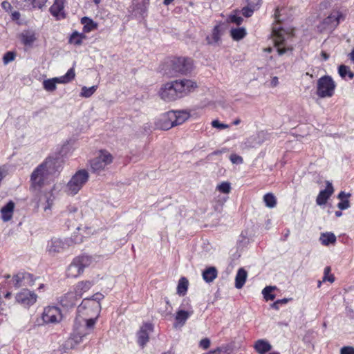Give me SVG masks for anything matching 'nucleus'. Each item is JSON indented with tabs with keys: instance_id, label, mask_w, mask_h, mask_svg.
Returning <instances> with one entry per match:
<instances>
[{
	"instance_id": "obj_26",
	"label": "nucleus",
	"mask_w": 354,
	"mask_h": 354,
	"mask_svg": "<svg viewBox=\"0 0 354 354\" xmlns=\"http://www.w3.org/2000/svg\"><path fill=\"white\" fill-rule=\"evenodd\" d=\"M15 203L12 201H10L1 208V218L3 221H8L12 218Z\"/></svg>"
},
{
	"instance_id": "obj_53",
	"label": "nucleus",
	"mask_w": 354,
	"mask_h": 354,
	"mask_svg": "<svg viewBox=\"0 0 354 354\" xmlns=\"http://www.w3.org/2000/svg\"><path fill=\"white\" fill-rule=\"evenodd\" d=\"M340 354H354V348L352 346H344L341 348Z\"/></svg>"
},
{
	"instance_id": "obj_27",
	"label": "nucleus",
	"mask_w": 354,
	"mask_h": 354,
	"mask_svg": "<svg viewBox=\"0 0 354 354\" xmlns=\"http://www.w3.org/2000/svg\"><path fill=\"white\" fill-rule=\"evenodd\" d=\"M80 22L83 25V33L84 35L96 30L98 27V24L88 17H83Z\"/></svg>"
},
{
	"instance_id": "obj_58",
	"label": "nucleus",
	"mask_w": 354,
	"mask_h": 354,
	"mask_svg": "<svg viewBox=\"0 0 354 354\" xmlns=\"http://www.w3.org/2000/svg\"><path fill=\"white\" fill-rule=\"evenodd\" d=\"M350 196H351V194H349V193L346 194L344 192L342 191L339 193L337 198L339 199H340L341 201H342V200H344V198L350 197Z\"/></svg>"
},
{
	"instance_id": "obj_38",
	"label": "nucleus",
	"mask_w": 354,
	"mask_h": 354,
	"mask_svg": "<svg viewBox=\"0 0 354 354\" xmlns=\"http://www.w3.org/2000/svg\"><path fill=\"white\" fill-rule=\"evenodd\" d=\"M12 281L15 288H19L21 286H25L24 277L22 275L21 272H19L17 274H15L12 277Z\"/></svg>"
},
{
	"instance_id": "obj_9",
	"label": "nucleus",
	"mask_w": 354,
	"mask_h": 354,
	"mask_svg": "<svg viewBox=\"0 0 354 354\" xmlns=\"http://www.w3.org/2000/svg\"><path fill=\"white\" fill-rule=\"evenodd\" d=\"M112 162V155L107 151L101 150L100 154L90 162L91 170L94 173H99Z\"/></svg>"
},
{
	"instance_id": "obj_31",
	"label": "nucleus",
	"mask_w": 354,
	"mask_h": 354,
	"mask_svg": "<svg viewBox=\"0 0 354 354\" xmlns=\"http://www.w3.org/2000/svg\"><path fill=\"white\" fill-rule=\"evenodd\" d=\"M86 39V36L83 33H80L75 30L70 35L68 43L75 46H80L83 43V40Z\"/></svg>"
},
{
	"instance_id": "obj_60",
	"label": "nucleus",
	"mask_w": 354,
	"mask_h": 354,
	"mask_svg": "<svg viewBox=\"0 0 354 354\" xmlns=\"http://www.w3.org/2000/svg\"><path fill=\"white\" fill-rule=\"evenodd\" d=\"M1 6L5 10H8V8H10L11 7L10 3L6 1H4L1 3Z\"/></svg>"
},
{
	"instance_id": "obj_40",
	"label": "nucleus",
	"mask_w": 354,
	"mask_h": 354,
	"mask_svg": "<svg viewBox=\"0 0 354 354\" xmlns=\"http://www.w3.org/2000/svg\"><path fill=\"white\" fill-rule=\"evenodd\" d=\"M330 271H331V269H330V267H329V266H326L324 268V276L322 277L323 282H326V281H329L330 283L334 282L335 277L333 274H330Z\"/></svg>"
},
{
	"instance_id": "obj_32",
	"label": "nucleus",
	"mask_w": 354,
	"mask_h": 354,
	"mask_svg": "<svg viewBox=\"0 0 354 354\" xmlns=\"http://www.w3.org/2000/svg\"><path fill=\"white\" fill-rule=\"evenodd\" d=\"M336 240V236L333 232H324L319 236V241L326 246L335 243Z\"/></svg>"
},
{
	"instance_id": "obj_50",
	"label": "nucleus",
	"mask_w": 354,
	"mask_h": 354,
	"mask_svg": "<svg viewBox=\"0 0 354 354\" xmlns=\"http://www.w3.org/2000/svg\"><path fill=\"white\" fill-rule=\"evenodd\" d=\"M337 207L341 210L347 209L350 207V203H349L348 200L345 199V200L341 201L339 203H338Z\"/></svg>"
},
{
	"instance_id": "obj_46",
	"label": "nucleus",
	"mask_w": 354,
	"mask_h": 354,
	"mask_svg": "<svg viewBox=\"0 0 354 354\" xmlns=\"http://www.w3.org/2000/svg\"><path fill=\"white\" fill-rule=\"evenodd\" d=\"M15 58V53L12 51H8L3 57V62L5 65L13 61Z\"/></svg>"
},
{
	"instance_id": "obj_21",
	"label": "nucleus",
	"mask_w": 354,
	"mask_h": 354,
	"mask_svg": "<svg viewBox=\"0 0 354 354\" xmlns=\"http://www.w3.org/2000/svg\"><path fill=\"white\" fill-rule=\"evenodd\" d=\"M192 311L189 312L184 310H179L176 312L175 316V322L174 323V327L178 328L185 325L186 321L192 315Z\"/></svg>"
},
{
	"instance_id": "obj_33",
	"label": "nucleus",
	"mask_w": 354,
	"mask_h": 354,
	"mask_svg": "<svg viewBox=\"0 0 354 354\" xmlns=\"http://www.w3.org/2000/svg\"><path fill=\"white\" fill-rule=\"evenodd\" d=\"M246 34V30L243 27L232 28L230 30V36L234 41H239L243 39Z\"/></svg>"
},
{
	"instance_id": "obj_52",
	"label": "nucleus",
	"mask_w": 354,
	"mask_h": 354,
	"mask_svg": "<svg viewBox=\"0 0 354 354\" xmlns=\"http://www.w3.org/2000/svg\"><path fill=\"white\" fill-rule=\"evenodd\" d=\"M241 13L245 17H250L253 15L254 12L250 8L245 6L242 8Z\"/></svg>"
},
{
	"instance_id": "obj_37",
	"label": "nucleus",
	"mask_w": 354,
	"mask_h": 354,
	"mask_svg": "<svg viewBox=\"0 0 354 354\" xmlns=\"http://www.w3.org/2000/svg\"><path fill=\"white\" fill-rule=\"evenodd\" d=\"M275 288V286H266L263 289L262 294L266 301H272L275 299V295L272 293Z\"/></svg>"
},
{
	"instance_id": "obj_43",
	"label": "nucleus",
	"mask_w": 354,
	"mask_h": 354,
	"mask_svg": "<svg viewBox=\"0 0 354 354\" xmlns=\"http://www.w3.org/2000/svg\"><path fill=\"white\" fill-rule=\"evenodd\" d=\"M19 8L23 9H29L33 6V0H17Z\"/></svg>"
},
{
	"instance_id": "obj_59",
	"label": "nucleus",
	"mask_w": 354,
	"mask_h": 354,
	"mask_svg": "<svg viewBox=\"0 0 354 354\" xmlns=\"http://www.w3.org/2000/svg\"><path fill=\"white\" fill-rule=\"evenodd\" d=\"M77 211V208L75 206H70L68 207L69 215L73 216V213Z\"/></svg>"
},
{
	"instance_id": "obj_51",
	"label": "nucleus",
	"mask_w": 354,
	"mask_h": 354,
	"mask_svg": "<svg viewBox=\"0 0 354 354\" xmlns=\"http://www.w3.org/2000/svg\"><path fill=\"white\" fill-rule=\"evenodd\" d=\"M48 0H33V6L32 8H43L45 4L46 3Z\"/></svg>"
},
{
	"instance_id": "obj_15",
	"label": "nucleus",
	"mask_w": 354,
	"mask_h": 354,
	"mask_svg": "<svg viewBox=\"0 0 354 354\" xmlns=\"http://www.w3.org/2000/svg\"><path fill=\"white\" fill-rule=\"evenodd\" d=\"M286 37H289V35H283L281 31L274 34V48L279 55H282L292 50V47L287 43Z\"/></svg>"
},
{
	"instance_id": "obj_41",
	"label": "nucleus",
	"mask_w": 354,
	"mask_h": 354,
	"mask_svg": "<svg viewBox=\"0 0 354 354\" xmlns=\"http://www.w3.org/2000/svg\"><path fill=\"white\" fill-rule=\"evenodd\" d=\"M88 333L84 331H80L77 329H75L73 333V339L75 341V343H80L82 342V338L85 337Z\"/></svg>"
},
{
	"instance_id": "obj_24",
	"label": "nucleus",
	"mask_w": 354,
	"mask_h": 354,
	"mask_svg": "<svg viewBox=\"0 0 354 354\" xmlns=\"http://www.w3.org/2000/svg\"><path fill=\"white\" fill-rule=\"evenodd\" d=\"M221 27L216 25L214 27L210 35L206 37V41L208 45L216 46L221 41Z\"/></svg>"
},
{
	"instance_id": "obj_5",
	"label": "nucleus",
	"mask_w": 354,
	"mask_h": 354,
	"mask_svg": "<svg viewBox=\"0 0 354 354\" xmlns=\"http://www.w3.org/2000/svg\"><path fill=\"white\" fill-rule=\"evenodd\" d=\"M189 118V114L183 111H171L162 116L160 121L162 122L161 128L165 130L174 126L183 124Z\"/></svg>"
},
{
	"instance_id": "obj_28",
	"label": "nucleus",
	"mask_w": 354,
	"mask_h": 354,
	"mask_svg": "<svg viewBox=\"0 0 354 354\" xmlns=\"http://www.w3.org/2000/svg\"><path fill=\"white\" fill-rule=\"evenodd\" d=\"M248 273L246 270L241 268L238 270L235 277V287L237 289H241L243 287L247 279Z\"/></svg>"
},
{
	"instance_id": "obj_55",
	"label": "nucleus",
	"mask_w": 354,
	"mask_h": 354,
	"mask_svg": "<svg viewBox=\"0 0 354 354\" xmlns=\"http://www.w3.org/2000/svg\"><path fill=\"white\" fill-rule=\"evenodd\" d=\"M212 125L214 128L223 129L227 127V125L221 123L218 120H215L212 122Z\"/></svg>"
},
{
	"instance_id": "obj_63",
	"label": "nucleus",
	"mask_w": 354,
	"mask_h": 354,
	"mask_svg": "<svg viewBox=\"0 0 354 354\" xmlns=\"http://www.w3.org/2000/svg\"><path fill=\"white\" fill-rule=\"evenodd\" d=\"M349 58L354 63V48L349 54Z\"/></svg>"
},
{
	"instance_id": "obj_23",
	"label": "nucleus",
	"mask_w": 354,
	"mask_h": 354,
	"mask_svg": "<svg viewBox=\"0 0 354 354\" xmlns=\"http://www.w3.org/2000/svg\"><path fill=\"white\" fill-rule=\"evenodd\" d=\"M93 285L94 283L92 281H82L75 286L73 291L81 299L83 294L88 291Z\"/></svg>"
},
{
	"instance_id": "obj_12",
	"label": "nucleus",
	"mask_w": 354,
	"mask_h": 354,
	"mask_svg": "<svg viewBox=\"0 0 354 354\" xmlns=\"http://www.w3.org/2000/svg\"><path fill=\"white\" fill-rule=\"evenodd\" d=\"M49 174L45 170L43 165H39L32 171L30 176V181L32 187L35 189H40L44 184L45 180Z\"/></svg>"
},
{
	"instance_id": "obj_61",
	"label": "nucleus",
	"mask_w": 354,
	"mask_h": 354,
	"mask_svg": "<svg viewBox=\"0 0 354 354\" xmlns=\"http://www.w3.org/2000/svg\"><path fill=\"white\" fill-rule=\"evenodd\" d=\"M291 299H286V298H284V299H278L277 300V301H279V304L280 305H283V304H286L288 303V301L289 300H290Z\"/></svg>"
},
{
	"instance_id": "obj_34",
	"label": "nucleus",
	"mask_w": 354,
	"mask_h": 354,
	"mask_svg": "<svg viewBox=\"0 0 354 354\" xmlns=\"http://www.w3.org/2000/svg\"><path fill=\"white\" fill-rule=\"evenodd\" d=\"M188 280L185 277H181L177 286V293L179 295L184 296L187 291L188 288Z\"/></svg>"
},
{
	"instance_id": "obj_39",
	"label": "nucleus",
	"mask_w": 354,
	"mask_h": 354,
	"mask_svg": "<svg viewBox=\"0 0 354 354\" xmlns=\"http://www.w3.org/2000/svg\"><path fill=\"white\" fill-rule=\"evenodd\" d=\"M97 86H93L91 87L83 86L81 90L80 96L84 97H91L97 90Z\"/></svg>"
},
{
	"instance_id": "obj_47",
	"label": "nucleus",
	"mask_w": 354,
	"mask_h": 354,
	"mask_svg": "<svg viewBox=\"0 0 354 354\" xmlns=\"http://www.w3.org/2000/svg\"><path fill=\"white\" fill-rule=\"evenodd\" d=\"M284 11H285V9L283 8L278 7L276 8V10L274 11V18L277 21L280 22L285 19V18L281 17L282 15L283 14Z\"/></svg>"
},
{
	"instance_id": "obj_7",
	"label": "nucleus",
	"mask_w": 354,
	"mask_h": 354,
	"mask_svg": "<svg viewBox=\"0 0 354 354\" xmlns=\"http://www.w3.org/2000/svg\"><path fill=\"white\" fill-rule=\"evenodd\" d=\"M336 84L329 75L321 77L317 80V95L321 98L330 97L334 95Z\"/></svg>"
},
{
	"instance_id": "obj_11",
	"label": "nucleus",
	"mask_w": 354,
	"mask_h": 354,
	"mask_svg": "<svg viewBox=\"0 0 354 354\" xmlns=\"http://www.w3.org/2000/svg\"><path fill=\"white\" fill-rule=\"evenodd\" d=\"M63 158L57 155L55 156H48L41 163V165L45 167V170L49 175H55L56 173H59L63 168Z\"/></svg>"
},
{
	"instance_id": "obj_2",
	"label": "nucleus",
	"mask_w": 354,
	"mask_h": 354,
	"mask_svg": "<svg viewBox=\"0 0 354 354\" xmlns=\"http://www.w3.org/2000/svg\"><path fill=\"white\" fill-rule=\"evenodd\" d=\"M104 297L102 293L97 292L91 297L84 298L77 307V313L86 316L99 317L101 310L100 301Z\"/></svg>"
},
{
	"instance_id": "obj_25",
	"label": "nucleus",
	"mask_w": 354,
	"mask_h": 354,
	"mask_svg": "<svg viewBox=\"0 0 354 354\" xmlns=\"http://www.w3.org/2000/svg\"><path fill=\"white\" fill-rule=\"evenodd\" d=\"M266 135V133L261 131L257 134V136H250L247 138L243 145L245 148L255 147L257 145H261L263 142V140L260 138H264Z\"/></svg>"
},
{
	"instance_id": "obj_44",
	"label": "nucleus",
	"mask_w": 354,
	"mask_h": 354,
	"mask_svg": "<svg viewBox=\"0 0 354 354\" xmlns=\"http://www.w3.org/2000/svg\"><path fill=\"white\" fill-rule=\"evenodd\" d=\"M230 184L227 182H223L217 186V189L223 194H228L230 192Z\"/></svg>"
},
{
	"instance_id": "obj_45",
	"label": "nucleus",
	"mask_w": 354,
	"mask_h": 354,
	"mask_svg": "<svg viewBox=\"0 0 354 354\" xmlns=\"http://www.w3.org/2000/svg\"><path fill=\"white\" fill-rule=\"evenodd\" d=\"M21 274L24 277L25 286H32L34 283L35 279L32 274L28 272H21Z\"/></svg>"
},
{
	"instance_id": "obj_10",
	"label": "nucleus",
	"mask_w": 354,
	"mask_h": 354,
	"mask_svg": "<svg viewBox=\"0 0 354 354\" xmlns=\"http://www.w3.org/2000/svg\"><path fill=\"white\" fill-rule=\"evenodd\" d=\"M43 324H57L61 322L62 315L60 309L55 306H49L44 308L41 314Z\"/></svg>"
},
{
	"instance_id": "obj_6",
	"label": "nucleus",
	"mask_w": 354,
	"mask_h": 354,
	"mask_svg": "<svg viewBox=\"0 0 354 354\" xmlns=\"http://www.w3.org/2000/svg\"><path fill=\"white\" fill-rule=\"evenodd\" d=\"M170 66L174 74L187 75L192 71L194 64L189 57H177L171 60Z\"/></svg>"
},
{
	"instance_id": "obj_14",
	"label": "nucleus",
	"mask_w": 354,
	"mask_h": 354,
	"mask_svg": "<svg viewBox=\"0 0 354 354\" xmlns=\"http://www.w3.org/2000/svg\"><path fill=\"white\" fill-rule=\"evenodd\" d=\"M154 330V325L150 322L144 323L137 332V343L143 348L149 340V334Z\"/></svg>"
},
{
	"instance_id": "obj_48",
	"label": "nucleus",
	"mask_w": 354,
	"mask_h": 354,
	"mask_svg": "<svg viewBox=\"0 0 354 354\" xmlns=\"http://www.w3.org/2000/svg\"><path fill=\"white\" fill-rule=\"evenodd\" d=\"M97 317H98L94 316V317H91V318L85 319V322H86L85 329L93 328L94 325L95 324Z\"/></svg>"
},
{
	"instance_id": "obj_22",
	"label": "nucleus",
	"mask_w": 354,
	"mask_h": 354,
	"mask_svg": "<svg viewBox=\"0 0 354 354\" xmlns=\"http://www.w3.org/2000/svg\"><path fill=\"white\" fill-rule=\"evenodd\" d=\"M272 345L265 339H259L254 342V349L259 354H266L272 350Z\"/></svg>"
},
{
	"instance_id": "obj_29",
	"label": "nucleus",
	"mask_w": 354,
	"mask_h": 354,
	"mask_svg": "<svg viewBox=\"0 0 354 354\" xmlns=\"http://www.w3.org/2000/svg\"><path fill=\"white\" fill-rule=\"evenodd\" d=\"M218 275L217 270L215 267H209L203 271L202 277L206 283L212 282Z\"/></svg>"
},
{
	"instance_id": "obj_30",
	"label": "nucleus",
	"mask_w": 354,
	"mask_h": 354,
	"mask_svg": "<svg viewBox=\"0 0 354 354\" xmlns=\"http://www.w3.org/2000/svg\"><path fill=\"white\" fill-rule=\"evenodd\" d=\"M22 44L26 46H31L36 40L35 34L32 31H24L20 35Z\"/></svg>"
},
{
	"instance_id": "obj_57",
	"label": "nucleus",
	"mask_w": 354,
	"mask_h": 354,
	"mask_svg": "<svg viewBox=\"0 0 354 354\" xmlns=\"http://www.w3.org/2000/svg\"><path fill=\"white\" fill-rule=\"evenodd\" d=\"M147 3L146 2V0H144L143 2H142V5L140 6V8L139 7L138 5L136 6L137 9H140V12L142 14H143V13L147 12Z\"/></svg>"
},
{
	"instance_id": "obj_49",
	"label": "nucleus",
	"mask_w": 354,
	"mask_h": 354,
	"mask_svg": "<svg viewBox=\"0 0 354 354\" xmlns=\"http://www.w3.org/2000/svg\"><path fill=\"white\" fill-rule=\"evenodd\" d=\"M230 159L233 164L239 165L243 162V158L237 154H232Z\"/></svg>"
},
{
	"instance_id": "obj_62",
	"label": "nucleus",
	"mask_w": 354,
	"mask_h": 354,
	"mask_svg": "<svg viewBox=\"0 0 354 354\" xmlns=\"http://www.w3.org/2000/svg\"><path fill=\"white\" fill-rule=\"evenodd\" d=\"M280 304H279V301H274L272 304V308L275 309V310H279V307H280Z\"/></svg>"
},
{
	"instance_id": "obj_42",
	"label": "nucleus",
	"mask_w": 354,
	"mask_h": 354,
	"mask_svg": "<svg viewBox=\"0 0 354 354\" xmlns=\"http://www.w3.org/2000/svg\"><path fill=\"white\" fill-rule=\"evenodd\" d=\"M228 21L238 26L241 25L243 21V18L237 13L230 15Z\"/></svg>"
},
{
	"instance_id": "obj_36",
	"label": "nucleus",
	"mask_w": 354,
	"mask_h": 354,
	"mask_svg": "<svg viewBox=\"0 0 354 354\" xmlns=\"http://www.w3.org/2000/svg\"><path fill=\"white\" fill-rule=\"evenodd\" d=\"M338 73L342 78L348 76L349 79L351 80L354 77V73L350 70L349 67L343 64L339 66Z\"/></svg>"
},
{
	"instance_id": "obj_56",
	"label": "nucleus",
	"mask_w": 354,
	"mask_h": 354,
	"mask_svg": "<svg viewBox=\"0 0 354 354\" xmlns=\"http://www.w3.org/2000/svg\"><path fill=\"white\" fill-rule=\"evenodd\" d=\"M259 5H260V3H256L252 1H248V5L246 6L248 8H250V9L252 10L253 12H254V10H256L259 8Z\"/></svg>"
},
{
	"instance_id": "obj_20",
	"label": "nucleus",
	"mask_w": 354,
	"mask_h": 354,
	"mask_svg": "<svg viewBox=\"0 0 354 354\" xmlns=\"http://www.w3.org/2000/svg\"><path fill=\"white\" fill-rule=\"evenodd\" d=\"M334 192V188L332 183L326 181V186L324 189L319 192L316 198V203L318 205H324L326 203L328 198Z\"/></svg>"
},
{
	"instance_id": "obj_19",
	"label": "nucleus",
	"mask_w": 354,
	"mask_h": 354,
	"mask_svg": "<svg viewBox=\"0 0 354 354\" xmlns=\"http://www.w3.org/2000/svg\"><path fill=\"white\" fill-rule=\"evenodd\" d=\"M79 299H80L77 294L73 290H71L61 296L59 301L63 307L71 308L76 305Z\"/></svg>"
},
{
	"instance_id": "obj_1",
	"label": "nucleus",
	"mask_w": 354,
	"mask_h": 354,
	"mask_svg": "<svg viewBox=\"0 0 354 354\" xmlns=\"http://www.w3.org/2000/svg\"><path fill=\"white\" fill-rule=\"evenodd\" d=\"M196 83L191 80H180L167 82L160 91V96L165 101H174L192 92Z\"/></svg>"
},
{
	"instance_id": "obj_54",
	"label": "nucleus",
	"mask_w": 354,
	"mask_h": 354,
	"mask_svg": "<svg viewBox=\"0 0 354 354\" xmlns=\"http://www.w3.org/2000/svg\"><path fill=\"white\" fill-rule=\"evenodd\" d=\"M200 347L207 349L210 346V340L208 338L202 339L199 343Z\"/></svg>"
},
{
	"instance_id": "obj_35",
	"label": "nucleus",
	"mask_w": 354,
	"mask_h": 354,
	"mask_svg": "<svg viewBox=\"0 0 354 354\" xmlns=\"http://www.w3.org/2000/svg\"><path fill=\"white\" fill-rule=\"evenodd\" d=\"M263 201L269 208H273L277 205V198L272 193H267L263 196Z\"/></svg>"
},
{
	"instance_id": "obj_64",
	"label": "nucleus",
	"mask_w": 354,
	"mask_h": 354,
	"mask_svg": "<svg viewBox=\"0 0 354 354\" xmlns=\"http://www.w3.org/2000/svg\"><path fill=\"white\" fill-rule=\"evenodd\" d=\"M322 56L324 60H327L329 58V55L325 52L322 53Z\"/></svg>"
},
{
	"instance_id": "obj_17",
	"label": "nucleus",
	"mask_w": 354,
	"mask_h": 354,
	"mask_svg": "<svg viewBox=\"0 0 354 354\" xmlns=\"http://www.w3.org/2000/svg\"><path fill=\"white\" fill-rule=\"evenodd\" d=\"M341 19H344L342 13L334 11L323 20L321 26L323 29H334L339 25Z\"/></svg>"
},
{
	"instance_id": "obj_4",
	"label": "nucleus",
	"mask_w": 354,
	"mask_h": 354,
	"mask_svg": "<svg viewBox=\"0 0 354 354\" xmlns=\"http://www.w3.org/2000/svg\"><path fill=\"white\" fill-rule=\"evenodd\" d=\"M91 262L92 258L88 255L84 254L75 257L66 270V276L71 278L79 277Z\"/></svg>"
},
{
	"instance_id": "obj_18",
	"label": "nucleus",
	"mask_w": 354,
	"mask_h": 354,
	"mask_svg": "<svg viewBox=\"0 0 354 354\" xmlns=\"http://www.w3.org/2000/svg\"><path fill=\"white\" fill-rule=\"evenodd\" d=\"M66 0H55L53 4L50 7L49 12L56 20L64 19L66 14L64 11Z\"/></svg>"
},
{
	"instance_id": "obj_8",
	"label": "nucleus",
	"mask_w": 354,
	"mask_h": 354,
	"mask_svg": "<svg viewBox=\"0 0 354 354\" xmlns=\"http://www.w3.org/2000/svg\"><path fill=\"white\" fill-rule=\"evenodd\" d=\"M75 71L73 68L68 70L67 73L61 77L45 80L43 82V87L48 92H53L57 88V84H66L70 82L75 77Z\"/></svg>"
},
{
	"instance_id": "obj_13",
	"label": "nucleus",
	"mask_w": 354,
	"mask_h": 354,
	"mask_svg": "<svg viewBox=\"0 0 354 354\" xmlns=\"http://www.w3.org/2000/svg\"><path fill=\"white\" fill-rule=\"evenodd\" d=\"M37 295L28 289H23L15 296L16 301L25 308L32 306L37 301Z\"/></svg>"
},
{
	"instance_id": "obj_16",
	"label": "nucleus",
	"mask_w": 354,
	"mask_h": 354,
	"mask_svg": "<svg viewBox=\"0 0 354 354\" xmlns=\"http://www.w3.org/2000/svg\"><path fill=\"white\" fill-rule=\"evenodd\" d=\"M73 240L66 239L64 241L59 239H52L48 243L47 251L51 254H55L62 252L66 246H69Z\"/></svg>"
},
{
	"instance_id": "obj_3",
	"label": "nucleus",
	"mask_w": 354,
	"mask_h": 354,
	"mask_svg": "<svg viewBox=\"0 0 354 354\" xmlns=\"http://www.w3.org/2000/svg\"><path fill=\"white\" fill-rule=\"evenodd\" d=\"M89 178L86 169H80L75 172L65 187V192L69 196L76 195L84 187Z\"/></svg>"
}]
</instances>
